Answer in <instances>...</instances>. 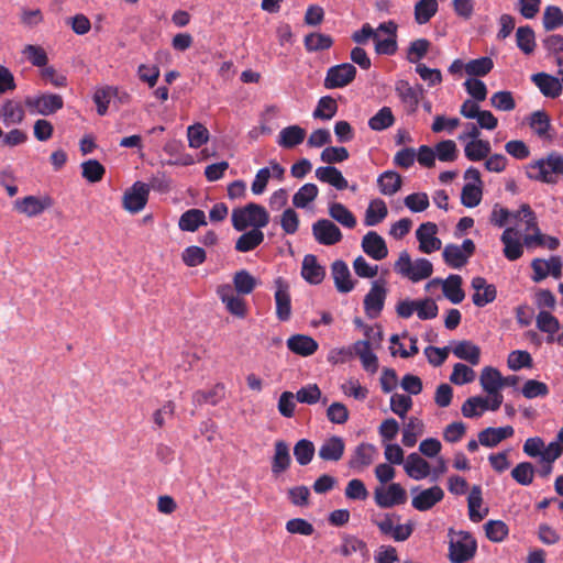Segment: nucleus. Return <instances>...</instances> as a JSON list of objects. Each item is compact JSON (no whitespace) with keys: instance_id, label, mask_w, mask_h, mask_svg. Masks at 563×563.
<instances>
[{"instance_id":"f257e3e1","label":"nucleus","mask_w":563,"mask_h":563,"mask_svg":"<svg viewBox=\"0 0 563 563\" xmlns=\"http://www.w3.org/2000/svg\"><path fill=\"white\" fill-rule=\"evenodd\" d=\"M231 220L233 228L239 232L245 231L249 227L261 230L269 223V214L263 206L250 202L233 209Z\"/></svg>"},{"instance_id":"f03ea898","label":"nucleus","mask_w":563,"mask_h":563,"mask_svg":"<svg viewBox=\"0 0 563 563\" xmlns=\"http://www.w3.org/2000/svg\"><path fill=\"white\" fill-rule=\"evenodd\" d=\"M563 175V157L556 152L550 153L545 158L530 163L527 173L530 179L544 184H556V175Z\"/></svg>"},{"instance_id":"7ed1b4c3","label":"nucleus","mask_w":563,"mask_h":563,"mask_svg":"<svg viewBox=\"0 0 563 563\" xmlns=\"http://www.w3.org/2000/svg\"><path fill=\"white\" fill-rule=\"evenodd\" d=\"M477 550L476 540L471 533L460 531L456 539L449 544V559L452 563H464L474 558Z\"/></svg>"},{"instance_id":"20e7f679","label":"nucleus","mask_w":563,"mask_h":563,"mask_svg":"<svg viewBox=\"0 0 563 563\" xmlns=\"http://www.w3.org/2000/svg\"><path fill=\"white\" fill-rule=\"evenodd\" d=\"M355 76L356 68L353 64H339L327 70L323 86L325 89L343 88L350 85L355 79Z\"/></svg>"},{"instance_id":"39448f33","label":"nucleus","mask_w":563,"mask_h":563,"mask_svg":"<svg viewBox=\"0 0 563 563\" xmlns=\"http://www.w3.org/2000/svg\"><path fill=\"white\" fill-rule=\"evenodd\" d=\"M387 296L385 282L375 280L369 291L364 297V311L369 319H376L380 316Z\"/></svg>"},{"instance_id":"423d86ee","label":"nucleus","mask_w":563,"mask_h":563,"mask_svg":"<svg viewBox=\"0 0 563 563\" xmlns=\"http://www.w3.org/2000/svg\"><path fill=\"white\" fill-rule=\"evenodd\" d=\"M25 104L32 112L51 115L64 107V100L57 93H41L35 97H27Z\"/></svg>"},{"instance_id":"0eeeda50","label":"nucleus","mask_w":563,"mask_h":563,"mask_svg":"<svg viewBox=\"0 0 563 563\" xmlns=\"http://www.w3.org/2000/svg\"><path fill=\"white\" fill-rule=\"evenodd\" d=\"M53 206V200L48 196H25L13 202L14 210L29 218L37 217L46 209Z\"/></svg>"},{"instance_id":"6e6552de","label":"nucleus","mask_w":563,"mask_h":563,"mask_svg":"<svg viewBox=\"0 0 563 563\" xmlns=\"http://www.w3.org/2000/svg\"><path fill=\"white\" fill-rule=\"evenodd\" d=\"M374 499L380 508H391L407 501V493L398 483H391L387 489L377 487L374 492Z\"/></svg>"},{"instance_id":"1a4fd4ad","label":"nucleus","mask_w":563,"mask_h":563,"mask_svg":"<svg viewBox=\"0 0 563 563\" xmlns=\"http://www.w3.org/2000/svg\"><path fill=\"white\" fill-rule=\"evenodd\" d=\"M275 288L276 317L282 322L288 321L291 317L289 285L283 277H278L275 279Z\"/></svg>"},{"instance_id":"9d476101","label":"nucleus","mask_w":563,"mask_h":563,"mask_svg":"<svg viewBox=\"0 0 563 563\" xmlns=\"http://www.w3.org/2000/svg\"><path fill=\"white\" fill-rule=\"evenodd\" d=\"M312 234L316 241L322 245H334L343 238L341 230L328 219L316 221L312 224Z\"/></svg>"},{"instance_id":"9b49d317","label":"nucleus","mask_w":563,"mask_h":563,"mask_svg":"<svg viewBox=\"0 0 563 563\" xmlns=\"http://www.w3.org/2000/svg\"><path fill=\"white\" fill-rule=\"evenodd\" d=\"M217 294L232 316L240 319H244L247 316L246 301L239 295H235L230 285L220 286Z\"/></svg>"},{"instance_id":"f8f14e48","label":"nucleus","mask_w":563,"mask_h":563,"mask_svg":"<svg viewBox=\"0 0 563 563\" xmlns=\"http://www.w3.org/2000/svg\"><path fill=\"white\" fill-rule=\"evenodd\" d=\"M148 199V186L145 183L136 181L130 190L124 192L123 207L125 210L137 213L144 209Z\"/></svg>"},{"instance_id":"ddd939ff","label":"nucleus","mask_w":563,"mask_h":563,"mask_svg":"<svg viewBox=\"0 0 563 563\" xmlns=\"http://www.w3.org/2000/svg\"><path fill=\"white\" fill-rule=\"evenodd\" d=\"M438 227L433 222H424L416 231L419 241V250L430 254L441 249V240L435 236Z\"/></svg>"},{"instance_id":"4468645a","label":"nucleus","mask_w":563,"mask_h":563,"mask_svg":"<svg viewBox=\"0 0 563 563\" xmlns=\"http://www.w3.org/2000/svg\"><path fill=\"white\" fill-rule=\"evenodd\" d=\"M396 92L404 103L405 110L408 114H413L418 110L423 89L419 86L418 89L410 86L406 80H400L396 85Z\"/></svg>"},{"instance_id":"2eb2a0df","label":"nucleus","mask_w":563,"mask_h":563,"mask_svg":"<svg viewBox=\"0 0 563 563\" xmlns=\"http://www.w3.org/2000/svg\"><path fill=\"white\" fill-rule=\"evenodd\" d=\"M363 252L375 261H382L388 255L385 240L375 231H368L362 239Z\"/></svg>"},{"instance_id":"dca6fc26","label":"nucleus","mask_w":563,"mask_h":563,"mask_svg":"<svg viewBox=\"0 0 563 563\" xmlns=\"http://www.w3.org/2000/svg\"><path fill=\"white\" fill-rule=\"evenodd\" d=\"M472 288L475 290L472 296L473 303L476 307H485L493 302L497 297V289L495 285L488 284L487 280L482 276H476L472 279Z\"/></svg>"},{"instance_id":"f3484780","label":"nucleus","mask_w":563,"mask_h":563,"mask_svg":"<svg viewBox=\"0 0 563 563\" xmlns=\"http://www.w3.org/2000/svg\"><path fill=\"white\" fill-rule=\"evenodd\" d=\"M291 465V455L289 444L284 440H277L274 443V454L272 457L271 471L274 476L288 471Z\"/></svg>"},{"instance_id":"a211bd4d","label":"nucleus","mask_w":563,"mask_h":563,"mask_svg":"<svg viewBox=\"0 0 563 563\" xmlns=\"http://www.w3.org/2000/svg\"><path fill=\"white\" fill-rule=\"evenodd\" d=\"M376 452V448L371 443L358 444L347 462L349 467L358 472L364 471L374 462Z\"/></svg>"},{"instance_id":"6ab92c4d","label":"nucleus","mask_w":563,"mask_h":563,"mask_svg":"<svg viewBox=\"0 0 563 563\" xmlns=\"http://www.w3.org/2000/svg\"><path fill=\"white\" fill-rule=\"evenodd\" d=\"M439 283H442L443 295L448 300H450L454 305H457L463 301L465 294L464 290L462 289V277L460 275L452 274L445 280L435 278L432 282H430L427 285V287H429L432 284Z\"/></svg>"},{"instance_id":"aec40b11","label":"nucleus","mask_w":563,"mask_h":563,"mask_svg":"<svg viewBox=\"0 0 563 563\" xmlns=\"http://www.w3.org/2000/svg\"><path fill=\"white\" fill-rule=\"evenodd\" d=\"M444 498L443 489L435 485L430 488L421 490L412 498L411 505L419 511L430 510L433 506Z\"/></svg>"},{"instance_id":"412c9836","label":"nucleus","mask_w":563,"mask_h":563,"mask_svg":"<svg viewBox=\"0 0 563 563\" xmlns=\"http://www.w3.org/2000/svg\"><path fill=\"white\" fill-rule=\"evenodd\" d=\"M345 451V442L339 435H332L323 441L319 448L318 455L327 462H338Z\"/></svg>"},{"instance_id":"4be33fe9","label":"nucleus","mask_w":563,"mask_h":563,"mask_svg":"<svg viewBox=\"0 0 563 563\" xmlns=\"http://www.w3.org/2000/svg\"><path fill=\"white\" fill-rule=\"evenodd\" d=\"M331 274L339 292L346 294L354 289L350 269L344 261L336 260L331 265Z\"/></svg>"},{"instance_id":"5701e85b","label":"nucleus","mask_w":563,"mask_h":563,"mask_svg":"<svg viewBox=\"0 0 563 563\" xmlns=\"http://www.w3.org/2000/svg\"><path fill=\"white\" fill-rule=\"evenodd\" d=\"M518 231L515 228H507L501 236L500 241L504 244V255L508 261H517L523 254V241L520 242L516 235Z\"/></svg>"},{"instance_id":"b1692460","label":"nucleus","mask_w":563,"mask_h":563,"mask_svg":"<svg viewBox=\"0 0 563 563\" xmlns=\"http://www.w3.org/2000/svg\"><path fill=\"white\" fill-rule=\"evenodd\" d=\"M302 278L311 285H319L325 276V269L321 266L313 254L305 255L301 266Z\"/></svg>"},{"instance_id":"393cba45","label":"nucleus","mask_w":563,"mask_h":563,"mask_svg":"<svg viewBox=\"0 0 563 563\" xmlns=\"http://www.w3.org/2000/svg\"><path fill=\"white\" fill-rule=\"evenodd\" d=\"M531 80L545 97L556 98L562 92L561 81L556 77L549 74H534L532 75Z\"/></svg>"},{"instance_id":"a878e982","label":"nucleus","mask_w":563,"mask_h":563,"mask_svg":"<svg viewBox=\"0 0 563 563\" xmlns=\"http://www.w3.org/2000/svg\"><path fill=\"white\" fill-rule=\"evenodd\" d=\"M318 342L309 335L295 334L287 340V347L300 356L312 355L318 350Z\"/></svg>"},{"instance_id":"bb28decb","label":"nucleus","mask_w":563,"mask_h":563,"mask_svg":"<svg viewBox=\"0 0 563 563\" xmlns=\"http://www.w3.org/2000/svg\"><path fill=\"white\" fill-rule=\"evenodd\" d=\"M407 475L416 481L423 479L430 474V464L418 453H410L404 465Z\"/></svg>"},{"instance_id":"cd10ccee","label":"nucleus","mask_w":563,"mask_h":563,"mask_svg":"<svg viewBox=\"0 0 563 563\" xmlns=\"http://www.w3.org/2000/svg\"><path fill=\"white\" fill-rule=\"evenodd\" d=\"M316 177L324 184L333 186L338 190H344L349 187L347 180L342 173L334 166H321L316 169Z\"/></svg>"},{"instance_id":"c85d7f7f","label":"nucleus","mask_w":563,"mask_h":563,"mask_svg":"<svg viewBox=\"0 0 563 563\" xmlns=\"http://www.w3.org/2000/svg\"><path fill=\"white\" fill-rule=\"evenodd\" d=\"M353 349L355 354L360 357L365 371L375 373L378 369V358L372 352L368 339L356 341Z\"/></svg>"},{"instance_id":"c756f323","label":"nucleus","mask_w":563,"mask_h":563,"mask_svg":"<svg viewBox=\"0 0 563 563\" xmlns=\"http://www.w3.org/2000/svg\"><path fill=\"white\" fill-rule=\"evenodd\" d=\"M452 352L457 358L466 361L474 366L479 364L481 349L472 341L463 340L456 342Z\"/></svg>"},{"instance_id":"7c9ffc66","label":"nucleus","mask_w":563,"mask_h":563,"mask_svg":"<svg viewBox=\"0 0 563 563\" xmlns=\"http://www.w3.org/2000/svg\"><path fill=\"white\" fill-rule=\"evenodd\" d=\"M467 504L468 517L471 521L477 523L487 516V508H485L483 511H479V508L482 507L483 504L482 487L479 485H474L471 488L470 495L467 497Z\"/></svg>"},{"instance_id":"2f4dec72","label":"nucleus","mask_w":563,"mask_h":563,"mask_svg":"<svg viewBox=\"0 0 563 563\" xmlns=\"http://www.w3.org/2000/svg\"><path fill=\"white\" fill-rule=\"evenodd\" d=\"M377 186L380 194L385 196H393L400 190L402 186V178L400 174L395 170H386L378 176Z\"/></svg>"},{"instance_id":"473e14b6","label":"nucleus","mask_w":563,"mask_h":563,"mask_svg":"<svg viewBox=\"0 0 563 563\" xmlns=\"http://www.w3.org/2000/svg\"><path fill=\"white\" fill-rule=\"evenodd\" d=\"M264 241V233L261 230L252 229L244 232L235 242V251L246 253L255 250Z\"/></svg>"},{"instance_id":"72a5a7b5","label":"nucleus","mask_w":563,"mask_h":563,"mask_svg":"<svg viewBox=\"0 0 563 563\" xmlns=\"http://www.w3.org/2000/svg\"><path fill=\"white\" fill-rule=\"evenodd\" d=\"M306 137L305 129L299 125L284 128L279 132L278 144L285 148H292L303 142Z\"/></svg>"},{"instance_id":"f704fd0d","label":"nucleus","mask_w":563,"mask_h":563,"mask_svg":"<svg viewBox=\"0 0 563 563\" xmlns=\"http://www.w3.org/2000/svg\"><path fill=\"white\" fill-rule=\"evenodd\" d=\"M225 395V388L223 384H216L209 390H197L192 395V401L196 405L210 404L212 406L219 404Z\"/></svg>"},{"instance_id":"c9c22d12","label":"nucleus","mask_w":563,"mask_h":563,"mask_svg":"<svg viewBox=\"0 0 563 563\" xmlns=\"http://www.w3.org/2000/svg\"><path fill=\"white\" fill-rule=\"evenodd\" d=\"M388 214V209L384 200L373 199L365 212L364 223L367 227H374L380 223Z\"/></svg>"},{"instance_id":"e433bc0d","label":"nucleus","mask_w":563,"mask_h":563,"mask_svg":"<svg viewBox=\"0 0 563 563\" xmlns=\"http://www.w3.org/2000/svg\"><path fill=\"white\" fill-rule=\"evenodd\" d=\"M206 214L200 209H189L184 212L179 219L178 225L180 230L195 232L199 227L206 225Z\"/></svg>"},{"instance_id":"4c0bfd02","label":"nucleus","mask_w":563,"mask_h":563,"mask_svg":"<svg viewBox=\"0 0 563 563\" xmlns=\"http://www.w3.org/2000/svg\"><path fill=\"white\" fill-rule=\"evenodd\" d=\"M492 152L490 143L486 140H473L466 143L464 155L471 162L485 159Z\"/></svg>"},{"instance_id":"58836bf2","label":"nucleus","mask_w":563,"mask_h":563,"mask_svg":"<svg viewBox=\"0 0 563 563\" xmlns=\"http://www.w3.org/2000/svg\"><path fill=\"white\" fill-rule=\"evenodd\" d=\"M423 429L424 424L420 419L416 417H410L402 430V444L407 448L415 446L418 437H420L423 433Z\"/></svg>"},{"instance_id":"ea45409f","label":"nucleus","mask_w":563,"mask_h":563,"mask_svg":"<svg viewBox=\"0 0 563 563\" xmlns=\"http://www.w3.org/2000/svg\"><path fill=\"white\" fill-rule=\"evenodd\" d=\"M523 244L528 249L534 246L547 247L551 251H555L560 246L558 238L543 234L540 230L523 236Z\"/></svg>"},{"instance_id":"a19ab883","label":"nucleus","mask_w":563,"mask_h":563,"mask_svg":"<svg viewBox=\"0 0 563 563\" xmlns=\"http://www.w3.org/2000/svg\"><path fill=\"white\" fill-rule=\"evenodd\" d=\"M536 323L540 331L549 334L547 342L552 343L554 341L553 334L560 330L559 320L549 311L541 310L537 316Z\"/></svg>"},{"instance_id":"79ce46f5","label":"nucleus","mask_w":563,"mask_h":563,"mask_svg":"<svg viewBox=\"0 0 563 563\" xmlns=\"http://www.w3.org/2000/svg\"><path fill=\"white\" fill-rule=\"evenodd\" d=\"M329 216L347 229H353L356 225L355 216L341 202L330 203Z\"/></svg>"},{"instance_id":"37998d69","label":"nucleus","mask_w":563,"mask_h":563,"mask_svg":"<svg viewBox=\"0 0 563 563\" xmlns=\"http://www.w3.org/2000/svg\"><path fill=\"white\" fill-rule=\"evenodd\" d=\"M479 382L486 393H495L501 389V374L495 367H484L481 373Z\"/></svg>"},{"instance_id":"c03bdc74","label":"nucleus","mask_w":563,"mask_h":563,"mask_svg":"<svg viewBox=\"0 0 563 563\" xmlns=\"http://www.w3.org/2000/svg\"><path fill=\"white\" fill-rule=\"evenodd\" d=\"M356 552L361 553L365 560L369 556L367 544L363 540L354 536H345L340 547L341 555L347 558Z\"/></svg>"},{"instance_id":"a18cd8bd","label":"nucleus","mask_w":563,"mask_h":563,"mask_svg":"<svg viewBox=\"0 0 563 563\" xmlns=\"http://www.w3.org/2000/svg\"><path fill=\"white\" fill-rule=\"evenodd\" d=\"M516 44L523 54H532L536 48L534 31L529 25L518 27L516 32Z\"/></svg>"},{"instance_id":"49530a36","label":"nucleus","mask_w":563,"mask_h":563,"mask_svg":"<svg viewBox=\"0 0 563 563\" xmlns=\"http://www.w3.org/2000/svg\"><path fill=\"white\" fill-rule=\"evenodd\" d=\"M233 286L238 295H249L256 288L257 280L250 272L241 269L233 276Z\"/></svg>"},{"instance_id":"de8ad7c7","label":"nucleus","mask_w":563,"mask_h":563,"mask_svg":"<svg viewBox=\"0 0 563 563\" xmlns=\"http://www.w3.org/2000/svg\"><path fill=\"white\" fill-rule=\"evenodd\" d=\"M485 410H488V399L481 396L467 398L461 408L465 418L481 417Z\"/></svg>"},{"instance_id":"09e8293b","label":"nucleus","mask_w":563,"mask_h":563,"mask_svg":"<svg viewBox=\"0 0 563 563\" xmlns=\"http://www.w3.org/2000/svg\"><path fill=\"white\" fill-rule=\"evenodd\" d=\"M437 0H419L415 4V20L418 24L428 23L438 11Z\"/></svg>"},{"instance_id":"8fccbe9b","label":"nucleus","mask_w":563,"mask_h":563,"mask_svg":"<svg viewBox=\"0 0 563 563\" xmlns=\"http://www.w3.org/2000/svg\"><path fill=\"white\" fill-rule=\"evenodd\" d=\"M5 124H18L24 119V110L21 104L7 100L1 107V115Z\"/></svg>"},{"instance_id":"3c124183","label":"nucleus","mask_w":563,"mask_h":563,"mask_svg":"<svg viewBox=\"0 0 563 563\" xmlns=\"http://www.w3.org/2000/svg\"><path fill=\"white\" fill-rule=\"evenodd\" d=\"M319 194L317 185L308 183L301 186L292 196V205L296 208H306Z\"/></svg>"},{"instance_id":"603ef678","label":"nucleus","mask_w":563,"mask_h":563,"mask_svg":"<svg viewBox=\"0 0 563 563\" xmlns=\"http://www.w3.org/2000/svg\"><path fill=\"white\" fill-rule=\"evenodd\" d=\"M395 123V117L389 107H383L368 120V126L373 131H384Z\"/></svg>"},{"instance_id":"864d4df0","label":"nucleus","mask_w":563,"mask_h":563,"mask_svg":"<svg viewBox=\"0 0 563 563\" xmlns=\"http://www.w3.org/2000/svg\"><path fill=\"white\" fill-rule=\"evenodd\" d=\"M442 256L445 264L452 268H461L468 261L467 255L455 244H448L443 250Z\"/></svg>"},{"instance_id":"5fc2aeb1","label":"nucleus","mask_w":563,"mask_h":563,"mask_svg":"<svg viewBox=\"0 0 563 563\" xmlns=\"http://www.w3.org/2000/svg\"><path fill=\"white\" fill-rule=\"evenodd\" d=\"M303 43L308 52H318L329 49L333 40L328 34L313 32L305 36Z\"/></svg>"},{"instance_id":"6e6d98bb","label":"nucleus","mask_w":563,"mask_h":563,"mask_svg":"<svg viewBox=\"0 0 563 563\" xmlns=\"http://www.w3.org/2000/svg\"><path fill=\"white\" fill-rule=\"evenodd\" d=\"M431 43L427 38H417L410 42L409 47L407 49V60L410 64H420L419 62L427 55Z\"/></svg>"},{"instance_id":"4d7b16f0","label":"nucleus","mask_w":563,"mask_h":563,"mask_svg":"<svg viewBox=\"0 0 563 563\" xmlns=\"http://www.w3.org/2000/svg\"><path fill=\"white\" fill-rule=\"evenodd\" d=\"M336 101L330 96H324L319 99L312 115L314 119L330 120L336 114Z\"/></svg>"},{"instance_id":"13d9d810","label":"nucleus","mask_w":563,"mask_h":563,"mask_svg":"<svg viewBox=\"0 0 563 563\" xmlns=\"http://www.w3.org/2000/svg\"><path fill=\"white\" fill-rule=\"evenodd\" d=\"M314 445L310 440L301 439L294 446V455L301 466L308 465L314 456Z\"/></svg>"},{"instance_id":"bf43d9fd","label":"nucleus","mask_w":563,"mask_h":563,"mask_svg":"<svg viewBox=\"0 0 563 563\" xmlns=\"http://www.w3.org/2000/svg\"><path fill=\"white\" fill-rule=\"evenodd\" d=\"M209 131L201 123H195L187 129L188 144L191 148H199L209 141Z\"/></svg>"},{"instance_id":"052dcab7","label":"nucleus","mask_w":563,"mask_h":563,"mask_svg":"<svg viewBox=\"0 0 563 563\" xmlns=\"http://www.w3.org/2000/svg\"><path fill=\"white\" fill-rule=\"evenodd\" d=\"M81 175L89 183H98L102 180L106 168L97 159H88L81 163Z\"/></svg>"},{"instance_id":"680f3d73","label":"nucleus","mask_w":563,"mask_h":563,"mask_svg":"<svg viewBox=\"0 0 563 563\" xmlns=\"http://www.w3.org/2000/svg\"><path fill=\"white\" fill-rule=\"evenodd\" d=\"M534 467L530 462H521L511 471V477L522 486H529L533 482Z\"/></svg>"},{"instance_id":"e2e57ef3","label":"nucleus","mask_w":563,"mask_h":563,"mask_svg":"<svg viewBox=\"0 0 563 563\" xmlns=\"http://www.w3.org/2000/svg\"><path fill=\"white\" fill-rule=\"evenodd\" d=\"M482 187L475 184H465L461 192V202L466 208H475L482 201Z\"/></svg>"},{"instance_id":"0e129e2a","label":"nucleus","mask_w":563,"mask_h":563,"mask_svg":"<svg viewBox=\"0 0 563 563\" xmlns=\"http://www.w3.org/2000/svg\"><path fill=\"white\" fill-rule=\"evenodd\" d=\"M494 67L490 57H481L472 59L465 64V71L471 76L483 77L486 76Z\"/></svg>"},{"instance_id":"69168bd1","label":"nucleus","mask_w":563,"mask_h":563,"mask_svg":"<svg viewBox=\"0 0 563 563\" xmlns=\"http://www.w3.org/2000/svg\"><path fill=\"white\" fill-rule=\"evenodd\" d=\"M542 23L545 31H553L563 26V11L555 5L547 7Z\"/></svg>"},{"instance_id":"338daca9","label":"nucleus","mask_w":563,"mask_h":563,"mask_svg":"<svg viewBox=\"0 0 563 563\" xmlns=\"http://www.w3.org/2000/svg\"><path fill=\"white\" fill-rule=\"evenodd\" d=\"M433 273V265L427 258H418L412 263L411 274L409 278L411 282L417 283L422 279L429 278Z\"/></svg>"},{"instance_id":"774afa93","label":"nucleus","mask_w":563,"mask_h":563,"mask_svg":"<svg viewBox=\"0 0 563 563\" xmlns=\"http://www.w3.org/2000/svg\"><path fill=\"white\" fill-rule=\"evenodd\" d=\"M545 49L554 55L559 66L563 64V36L553 34L543 40Z\"/></svg>"}]
</instances>
